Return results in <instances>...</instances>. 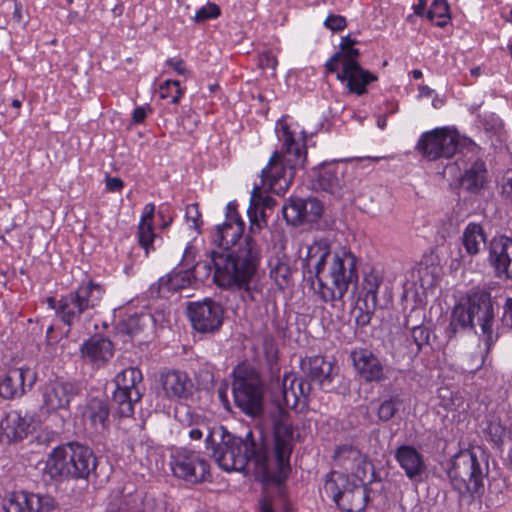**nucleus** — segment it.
<instances>
[{
    "label": "nucleus",
    "instance_id": "4468645a",
    "mask_svg": "<svg viewBox=\"0 0 512 512\" xmlns=\"http://www.w3.org/2000/svg\"><path fill=\"white\" fill-rule=\"evenodd\" d=\"M169 466L174 477L190 484L206 481L210 475V465L198 451L178 449L171 453Z\"/></svg>",
    "mask_w": 512,
    "mask_h": 512
},
{
    "label": "nucleus",
    "instance_id": "de8ad7c7",
    "mask_svg": "<svg viewBox=\"0 0 512 512\" xmlns=\"http://www.w3.org/2000/svg\"><path fill=\"white\" fill-rule=\"evenodd\" d=\"M484 432L494 445L500 446L503 444L507 428L499 419L495 418L487 422Z\"/></svg>",
    "mask_w": 512,
    "mask_h": 512
},
{
    "label": "nucleus",
    "instance_id": "9d476101",
    "mask_svg": "<svg viewBox=\"0 0 512 512\" xmlns=\"http://www.w3.org/2000/svg\"><path fill=\"white\" fill-rule=\"evenodd\" d=\"M324 491L342 511L361 512L367 506L368 490L365 484L361 481L356 482L346 474H328Z\"/></svg>",
    "mask_w": 512,
    "mask_h": 512
},
{
    "label": "nucleus",
    "instance_id": "ddd939ff",
    "mask_svg": "<svg viewBox=\"0 0 512 512\" xmlns=\"http://www.w3.org/2000/svg\"><path fill=\"white\" fill-rule=\"evenodd\" d=\"M234 403L242 413L257 417L263 412L264 384L254 370H245L233 380Z\"/></svg>",
    "mask_w": 512,
    "mask_h": 512
},
{
    "label": "nucleus",
    "instance_id": "2eb2a0df",
    "mask_svg": "<svg viewBox=\"0 0 512 512\" xmlns=\"http://www.w3.org/2000/svg\"><path fill=\"white\" fill-rule=\"evenodd\" d=\"M81 385L74 380L56 378L44 383L40 388L41 411L52 414L69 410L72 400L81 393Z\"/></svg>",
    "mask_w": 512,
    "mask_h": 512
},
{
    "label": "nucleus",
    "instance_id": "13d9d810",
    "mask_svg": "<svg viewBox=\"0 0 512 512\" xmlns=\"http://www.w3.org/2000/svg\"><path fill=\"white\" fill-rule=\"evenodd\" d=\"M158 218L162 221L161 229H166L173 221L171 211L168 205H161L157 211Z\"/></svg>",
    "mask_w": 512,
    "mask_h": 512
},
{
    "label": "nucleus",
    "instance_id": "f03ea898",
    "mask_svg": "<svg viewBox=\"0 0 512 512\" xmlns=\"http://www.w3.org/2000/svg\"><path fill=\"white\" fill-rule=\"evenodd\" d=\"M273 454L267 455L257 449L252 431H248L245 442L253 443V458L256 473L265 484L280 485L288 478L291 472L290 457L293 451L294 429L291 424L280 420L274 425Z\"/></svg>",
    "mask_w": 512,
    "mask_h": 512
},
{
    "label": "nucleus",
    "instance_id": "e433bc0d",
    "mask_svg": "<svg viewBox=\"0 0 512 512\" xmlns=\"http://www.w3.org/2000/svg\"><path fill=\"white\" fill-rule=\"evenodd\" d=\"M334 460L338 466L346 471H354L361 464H365L364 454L355 446L344 444L338 446L334 452Z\"/></svg>",
    "mask_w": 512,
    "mask_h": 512
},
{
    "label": "nucleus",
    "instance_id": "412c9836",
    "mask_svg": "<svg viewBox=\"0 0 512 512\" xmlns=\"http://www.w3.org/2000/svg\"><path fill=\"white\" fill-rule=\"evenodd\" d=\"M4 512H60L59 503L48 494L20 491L3 502Z\"/></svg>",
    "mask_w": 512,
    "mask_h": 512
},
{
    "label": "nucleus",
    "instance_id": "9b49d317",
    "mask_svg": "<svg viewBox=\"0 0 512 512\" xmlns=\"http://www.w3.org/2000/svg\"><path fill=\"white\" fill-rule=\"evenodd\" d=\"M115 389L112 392V402L116 406L119 417H132L135 405L143 397V375L139 368L128 367L119 372L113 379Z\"/></svg>",
    "mask_w": 512,
    "mask_h": 512
},
{
    "label": "nucleus",
    "instance_id": "bf43d9fd",
    "mask_svg": "<svg viewBox=\"0 0 512 512\" xmlns=\"http://www.w3.org/2000/svg\"><path fill=\"white\" fill-rule=\"evenodd\" d=\"M166 65L171 67L178 75L185 76L189 73L185 61L181 58H169L166 60Z\"/></svg>",
    "mask_w": 512,
    "mask_h": 512
},
{
    "label": "nucleus",
    "instance_id": "09e8293b",
    "mask_svg": "<svg viewBox=\"0 0 512 512\" xmlns=\"http://www.w3.org/2000/svg\"><path fill=\"white\" fill-rule=\"evenodd\" d=\"M303 222H316L323 213V205L320 200L315 197L303 199Z\"/></svg>",
    "mask_w": 512,
    "mask_h": 512
},
{
    "label": "nucleus",
    "instance_id": "1a4fd4ad",
    "mask_svg": "<svg viewBox=\"0 0 512 512\" xmlns=\"http://www.w3.org/2000/svg\"><path fill=\"white\" fill-rule=\"evenodd\" d=\"M206 449L211 450V456L224 471H242L249 462L254 463L253 443L245 442L242 437L230 434L222 436L215 443L213 434L209 432L205 438Z\"/></svg>",
    "mask_w": 512,
    "mask_h": 512
},
{
    "label": "nucleus",
    "instance_id": "8fccbe9b",
    "mask_svg": "<svg viewBox=\"0 0 512 512\" xmlns=\"http://www.w3.org/2000/svg\"><path fill=\"white\" fill-rule=\"evenodd\" d=\"M479 126L490 135H497L502 129L503 123L495 113H484L478 115Z\"/></svg>",
    "mask_w": 512,
    "mask_h": 512
},
{
    "label": "nucleus",
    "instance_id": "dca6fc26",
    "mask_svg": "<svg viewBox=\"0 0 512 512\" xmlns=\"http://www.w3.org/2000/svg\"><path fill=\"white\" fill-rule=\"evenodd\" d=\"M186 310L192 328L199 334L214 335L223 326L225 309L216 300L205 298L189 302Z\"/></svg>",
    "mask_w": 512,
    "mask_h": 512
},
{
    "label": "nucleus",
    "instance_id": "f704fd0d",
    "mask_svg": "<svg viewBox=\"0 0 512 512\" xmlns=\"http://www.w3.org/2000/svg\"><path fill=\"white\" fill-rule=\"evenodd\" d=\"M488 241L483 226L475 222L468 223L461 236L465 253L470 257L477 256L485 247L487 248Z\"/></svg>",
    "mask_w": 512,
    "mask_h": 512
},
{
    "label": "nucleus",
    "instance_id": "393cba45",
    "mask_svg": "<svg viewBox=\"0 0 512 512\" xmlns=\"http://www.w3.org/2000/svg\"><path fill=\"white\" fill-rule=\"evenodd\" d=\"M335 73L337 80L346 84L348 92L357 96L366 94L367 86L378 80L377 75L364 69L360 63H348Z\"/></svg>",
    "mask_w": 512,
    "mask_h": 512
},
{
    "label": "nucleus",
    "instance_id": "7ed1b4c3",
    "mask_svg": "<svg viewBox=\"0 0 512 512\" xmlns=\"http://www.w3.org/2000/svg\"><path fill=\"white\" fill-rule=\"evenodd\" d=\"M97 458L94 451L78 441L63 443L51 450L46 471L52 479L85 480L96 475Z\"/></svg>",
    "mask_w": 512,
    "mask_h": 512
},
{
    "label": "nucleus",
    "instance_id": "bb28decb",
    "mask_svg": "<svg viewBox=\"0 0 512 512\" xmlns=\"http://www.w3.org/2000/svg\"><path fill=\"white\" fill-rule=\"evenodd\" d=\"M460 187L470 195H479L489 184V172L481 158L466 163L459 178Z\"/></svg>",
    "mask_w": 512,
    "mask_h": 512
},
{
    "label": "nucleus",
    "instance_id": "37998d69",
    "mask_svg": "<svg viewBox=\"0 0 512 512\" xmlns=\"http://www.w3.org/2000/svg\"><path fill=\"white\" fill-rule=\"evenodd\" d=\"M426 16L434 25L445 27L450 20V9L447 0H434Z\"/></svg>",
    "mask_w": 512,
    "mask_h": 512
},
{
    "label": "nucleus",
    "instance_id": "a19ab883",
    "mask_svg": "<svg viewBox=\"0 0 512 512\" xmlns=\"http://www.w3.org/2000/svg\"><path fill=\"white\" fill-rule=\"evenodd\" d=\"M270 277L275 281L279 289L287 288L291 281V268L286 261L275 259L270 261Z\"/></svg>",
    "mask_w": 512,
    "mask_h": 512
},
{
    "label": "nucleus",
    "instance_id": "6e6d98bb",
    "mask_svg": "<svg viewBox=\"0 0 512 512\" xmlns=\"http://www.w3.org/2000/svg\"><path fill=\"white\" fill-rule=\"evenodd\" d=\"M324 26L333 32H339L346 28L347 21L344 16L330 14L324 21Z\"/></svg>",
    "mask_w": 512,
    "mask_h": 512
},
{
    "label": "nucleus",
    "instance_id": "6ab92c4d",
    "mask_svg": "<svg viewBox=\"0 0 512 512\" xmlns=\"http://www.w3.org/2000/svg\"><path fill=\"white\" fill-rule=\"evenodd\" d=\"M301 370L304 373V379L309 383L318 384L319 388L325 392H336L337 388L334 381L341 377L338 369L332 361L324 356L314 355L301 360Z\"/></svg>",
    "mask_w": 512,
    "mask_h": 512
},
{
    "label": "nucleus",
    "instance_id": "c756f323",
    "mask_svg": "<svg viewBox=\"0 0 512 512\" xmlns=\"http://www.w3.org/2000/svg\"><path fill=\"white\" fill-rule=\"evenodd\" d=\"M345 170V166L338 161L321 164L317 172L316 185L332 195H340L345 186Z\"/></svg>",
    "mask_w": 512,
    "mask_h": 512
},
{
    "label": "nucleus",
    "instance_id": "f8f14e48",
    "mask_svg": "<svg viewBox=\"0 0 512 512\" xmlns=\"http://www.w3.org/2000/svg\"><path fill=\"white\" fill-rule=\"evenodd\" d=\"M201 267L205 269L207 275L210 274V263H195L194 254L187 247L178 266L150 286V295L154 298H162L166 297L169 292H177L190 287L196 280V271Z\"/></svg>",
    "mask_w": 512,
    "mask_h": 512
},
{
    "label": "nucleus",
    "instance_id": "c85d7f7f",
    "mask_svg": "<svg viewBox=\"0 0 512 512\" xmlns=\"http://www.w3.org/2000/svg\"><path fill=\"white\" fill-rule=\"evenodd\" d=\"M30 423L19 411L12 410L0 421V443L10 445L25 439L29 434Z\"/></svg>",
    "mask_w": 512,
    "mask_h": 512
},
{
    "label": "nucleus",
    "instance_id": "052dcab7",
    "mask_svg": "<svg viewBox=\"0 0 512 512\" xmlns=\"http://www.w3.org/2000/svg\"><path fill=\"white\" fill-rule=\"evenodd\" d=\"M225 222H230V224L244 223L240 218V215L237 211L236 205L232 202H229L226 206V220Z\"/></svg>",
    "mask_w": 512,
    "mask_h": 512
},
{
    "label": "nucleus",
    "instance_id": "79ce46f5",
    "mask_svg": "<svg viewBox=\"0 0 512 512\" xmlns=\"http://www.w3.org/2000/svg\"><path fill=\"white\" fill-rule=\"evenodd\" d=\"M382 283V277L379 276L376 272L371 271L365 274L362 283L364 297L359 299L366 302H371L373 304H379L377 294Z\"/></svg>",
    "mask_w": 512,
    "mask_h": 512
},
{
    "label": "nucleus",
    "instance_id": "a211bd4d",
    "mask_svg": "<svg viewBox=\"0 0 512 512\" xmlns=\"http://www.w3.org/2000/svg\"><path fill=\"white\" fill-rule=\"evenodd\" d=\"M331 246L327 239H319L314 241L307 247V253L302 261V269L304 278L314 285V281L318 282L320 289V281H324L323 274L331 266L332 257Z\"/></svg>",
    "mask_w": 512,
    "mask_h": 512
},
{
    "label": "nucleus",
    "instance_id": "f257e3e1",
    "mask_svg": "<svg viewBox=\"0 0 512 512\" xmlns=\"http://www.w3.org/2000/svg\"><path fill=\"white\" fill-rule=\"evenodd\" d=\"M259 262V248L251 235L230 251L211 253L213 280L221 288H242L251 282Z\"/></svg>",
    "mask_w": 512,
    "mask_h": 512
},
{
    "label": "nucleus",
    "instance_id": "20e7f679",
    "mask_svg": "<svg viewBox=\"0 0 512 512\" xmlns=\"http://www.w3.org/2000/svg\"><path fill=\"white\" fill-rule=\"evenodd\" d=\"M475 318L484 335L485 345L489 349L492 345L494 311L491 294L485 290L471 291L453 308L446 330L448 339L455 337L459 331L474 330Z\"/></svg>",
    "mask_w": 512,
    "mask_h": 512
},
{
    "label": "nucleus",
    "instance_id": "3c124183",
    "mask_svg": "<svg viewBox=\"0 0 512 512\" xmlns=\"http://www.w3.org/2000/svg\"><path fill=\"white\" fill-rule=\"evenodd\" d=\"M117 329L119 333L129 337L137 335L142 330L141 316L138 314L129 315L118 323Z\"/></svg>",
    "mask_w": 512,
    "mask_h": 512
},
{
    "label": "nucleus",
    "instance_id": "864d4df0",
    "mask_svg": "<svg viewBox=\"0 0 512 512\" xmlns=\"http://www.w3.org/2000/svg\"><path fill=\"white\" fill-rule=\"evenodd\" d=\"M221 15V9L220 7L215 3H207L206 5L199 8L194 17L193 21L195 23H204L209 20H213L218 18Z\"/></svg>",
    "mask_w": 512,
    "mask_h": 512
},
{
    "label": "nucleus",
    "instance_id": "6e6552de",
    "mask_svg": "<svg viewBox=\"0 0 512 512\" xmlns=\"http://www.w3.org/2000/svg\"><path fill=\"white\" fill-rule=\"evenodd\" d=\"M466 148L473 155L478 154L480 147L470 139H459V135L451 132L446 127L435 128L422 133L416 150L429 161H436L441 158L450 159L457 152L462 153Z\"/></svg>",
    "mask_w": 512,
    "mask_h": 512
},
{
    "label": "nucleus",
    "instance_id": "2f4dec72",
    "mask_svg": "<svg viewBox=\"0 0 512 512\" xmlns=\"http://www.w3.org/2000/svg\"><path fill=\"white\" fill-rule=\"evenodd\" d=\"M83 419L96 433H102L109 427V404L105 399L93 397L88 400L83 410Z\"/></svg>",
    "mask_w": 512,
    "mask_h": 512
},
{
    "label": "nucleus",
    "instance_id": "603ef678",
    "mask_svg": "<svg viewBox=\"0 0 512 512\" xmlns=\"http://www.w3.org/2000/svg\"><path fill=\"white\" fill-rule=\"evenodd\" d=\"M263 353L264 358L266 361V364L271 372L274 370H278L277 364H278V348L277 345L272 337H265L263 340Z\"/></svg>",
    "mask_w": 512,
    "mask_h": 512
},
{
    "label": "nucleus",
    "instance_id": "4d7b16f0",
    "mask_svg": "<svg viewBox=\"0 0 512 512\" xmlns=\"http://www.w3.org/2000/svg\"><path fill=\"white\" fill-rule=\"evenodd\" d=\"M186 218H187L188 223H191L190 227H193L196 230H198L200 228L202 221H201V213L199 212V209H198V204H190L187 206Z\"/></svg>",
    "mask_w": 512,
    "mask_h": 512
},
{
    "label": "nucleus",
    "instance_id": "b1692460",
    "mask_svg": "<svg viewBox=\"0 0 512 512\" xmlns=\"http://www.w3.org/2000/svg\"><path fill=\"white\" fill-rule=\"evenodd\" d=\"M36 381L29 368H13L0 374V397L4 400L21 398Z\"/></svg>",
    "mask_w": 512,
    "mask_h": 512
},
{
    "label": "nucleus",
    "instance_id": "c03bdc74",
    "mask_svg": "<svg viewBox=\"0 0 512 512\" xmlns=\"http://www.w3.org/2000/svg\"><path fill=\"white\" fill-rule=\"evenodd\" d=\"M379 304H373L358 299L355 307L352 310V315L355 318V324L359 328H364L370 324L375 309Z\"/></svg>",
    "mask_w": 512,
    "mask_h": 512
},
{
    "label": "nucleus",
    "instance_id": "774afa93",
    "mask_svg": "<svg viewBox=\"0 0 512 512\" xmlns=\"http://www.w3.org/2000/svg\"><path fill=\"white\" fill-rule=\"evenodd\" d=\"M278 64V61L275 56H273L271 53H264L260 57V65L262 68H271L275 69Z\"/></svg>",
    "mask_w": 512,
    "mask_h": 512
},
{
    "label": "nucleus",
    "instance_id": "a18cd8bd",
    "mask_svg": "<svg viewBox=\"0 0 512 512\" xmlns=\"http://www.w3.org/2000/svg\"><path fill=\"white\" fill-rule=\"evenodd\" d=\"M303 199L290 198L282 207V213L287 223L297 225L303 222Z\"/></svg>",
    "mask_w": 512,
    "mask_h": 512
},
{
    "label": "nucleus",
    "instance_id": "cd10ccee",
    "mask_svg": "<svg viewBox=\"0 0 512 512\" xmlns=\"http://www.w3.org/2000/svg\"><path fill=\"white\" fill-rule=\"evenodd\" d=\"M160 382L164 394L169 400H187L193 395V382L183 371L170 370L162 373Z\"/></svg>",
    "mask_w": 512,
    "mask_h": 512
},
{
    "label": "nucleus",
    "instance_id": "4be33fe9",
    "mask_svg": "<svg viewBox=\"0 0 512 512\" xmlns=\"http://www.w3.org/2000/svg\"><path fill=\"white\" fill-rule=\"evenodd\" d=\"M487 262L499 279H512V238L497 234L487 244Z\"/></svg>",
    "mask_w": 512,
    "mask_h": 512
},
{
    "label": "nucleus",
    "instance_id": "338daca9",
    "mask_svg": "<svg viewBox=\"0 0 512 512\" xmlns=\"http://www.w3.org/2000/svg\"><path fill=\"white\" fill-rule=\"evenodd\" d=\"M503 322L512 328V298H507L503 305Z\"/></svg>",
    "mask_w": 512,
    "mask_h": 512
},
{
    "label": "nucleus",
    "instance_id": "c9c22d12",
    "mask_svg": "<svg viewBox=\"0 0 512 512\" xmlns=\"http://www.w3.org/2000/svg\"><path fill=\"white\" fill-rule=\"evenodd\" d=\"M404 406L402 391L396 387H388L380 399L377 409V417L381 422L392 420Z\"/></svg>",
    "mask_w": 512,
    "mask_h": 512
},
{
    "label": "nucleus",
    "instance_id": "ea45409f",
    "mask_svg": "<svg viewBox=\"0 0 512 512\" xmlns=\"http://www.w3.org/2000/svg\"><path fill=\"white\" fill-rule=\"evenodd\" d=\"M360 52L354 47L334 53L325 63L326 73L333 74L338 71V66L344 68L348 63H359Z\"/></svg>",
    "mask_w": 512,
    "mask_h": 512
},
{
    "label": "nucleus",
    "instance_id": "473e14b6",
    "mask_svg": "<svg viewBox=\"0 0 512 512\" xmlns=\"http://www.w3.org/2000/svg\"><path fill=\"white\" fill-rule=\"evenodd\" d=\"M112 342L101 336H93L81 345V354L92 365L101 367L113 356Z\"/></svg>",
    "mask_w": 512,
    "mask_h": 512
},
{
    "label": "nucleus",
    "instance_id": "58836bf2",
    "mask_svg": "<svg viewBox=\"0 0 512 512\" xmlns=\"http://www.w3.org/2000/svg\"><path fill=\"white\" fill-rule=\"evenodd\" d=\"M261 203L263 208H272L275 204V200L270 196L262 197L261 187L255 185L251 192L250 206L248 208V216L250 218V232L255 233L256 230H260L261 226L256 218V208Z\"/></svg>",
    "mask_w": 512,
    "mask_h": 512
},
{
    "label": "nucleus",
    "instance_id": "aec40b11",
    "mask_svg": "<svg viewBox=\"0 0 512 512\" xmlns=\"http://www.w3.org/2000/svg\"><path fill=\"white\" fill-rule=\"evenodd\" d=\"M304 166H292L286 156L275 151L268 164L261 171L262 183L268 182L270 189L276 194H284L295 175V170Z\"/></svg>",
    "mask_w": 512,
    "mask_h": 512
},
{
    "label": "nucleus",
    "instance_id": "39448f33",
    "mask_svg": "<svg viewBox=\"0 0 512 512\" xmlns=\"http://www.w3.org/2000/svg\"><path fill=\"white\" fill-rule=\"evenodd\" d=\"M489 473L488 456L483 451L463 450L449 461L447 475L451 485L460 495L484 494V481Z\"/></svg>",
    "mask_w": 512,
    "mask_h": 512
},
{
    "label": "nucleus",
    "instance_id": "69168bd1",
    "mask_svg": "<svg viewBox=\"0 0 512 512\" xmlns=\"http://www.w3.org/2000/svg\"><path fill=\"white\" fill-rule=\"evenodd\" d=\"M199 120L198 117L192 114H188L182 119V126L188 132L192 133L197 126Z\"/></svg>",
    "mask_w": 512,
    "mask_h": 512
},
{
    "label": "nucleus",
    "instance_id": "0eeeda50",
    "mask_svg": "<svg viewBox=\"0 0 512 512\" xmlns=\"http://www.w3.org/2000/svg\"><path fill=\"white\" fill-rule=\"evenodd\" d=\"M330 282L320 281V289L316 292L323 302L341 300L347 293L349 285L357 283V258L347 251L334 253L327 274Z\"/></svg>",
    "mask_w": 512,
    "mask_h": 512
},
{
    "label": "nucleus",
    "instance_id": "4c0bfd02",
    "mask_svg": "<svg viewBox=\"0 0 512 512\" xmlns=\"http://www.w3.org/2000/svg\"><path fill=\"white\" fill-rule=\"evenodd\" d=\"M245 228V223L230 224L224 222L216 227V232L213 241L224 249L230 251L229 247L234 246L241 238Z\"/></svg>",
    "mask_w": 512,
    "mask_h": 512
},
{
    "label": "nucleus",
    "instance_id": "49530a36",
    "mask_svg": "<svg viewBox=\"0 0 512 512\" xmlns=\"http://www.w3.org/2000/svg\"><path fill=\"white\" fill-rule=\"evenodd\" d=\"M184 90L180 87L178 80H165L159 86V96L162 99H170L172 104H178Z\"/></svg>",
    "mask_w": 512,
    "mask_h": 512
},
{
    "label": "nucleus",
    "instance_id": "680f3d73",
    "mask_svg": "<svg viewBox=\"0 0 512 512\" xmlns=\"http://www.w3.org/2000/svg\"><path fill=\"white\" fill-rule=\"evenodd\" d=\"M151 112H152V109L148 105L136 107L132 113L133 123H135V124L142 123L145 120V118L147 117L148 113H151Z\"/></svg>",
    "mask_w": 512,
    "mask_h": 512
},
{
    "label": "nucleus",
    "instance_id": "0e129e2a",
    "mask_svg": "<svg viewBox=\"0 0 512 512\" xmlns=\"http://www.w3.org/2000/svg\"><path fill=\"white\" fill-rule=\"evenodd\" d=\"M124 187V182L118 177L106 176V189L109 192H119Z\"/></svg>",
    "mask_w": 512,
    "mask_h": 512
},
{
    "label": "nucleus",
    "instance_id": "423d86ee",
    "mask_svg": "<svg viewBox=\"0 0 512 512\" xmlns=\"http://www.w3.org/2000/svg\"><path fill=\"white\" fill-rule=\"evenodd\" d=\"M105 288L93 280L82 282L75 290L61 296L59 306L61 322L72 328L89 320L92 313L100 306L105 295Z\"/></svg>",
    "mask_w": 512,
    "mask_h": 512
},
{
    "label": "nucleus",
    "instance_id": "f3484780",
    "mask_svg": "<svg viewBox=\"0 0 512 512\" xmlns=\"http://www.w3.org/2000/svg\"><path fill=\"white\" fill-rule=\"evenodd\" d=\"M349 358L356 376L365 383L381 384L388 380V368L371 349L354 347L350 351Z\"/></svg>",
    "mask_w": 512,
    "mask_h": 512
},
{
    "label": "nucleus",
    "instance_id": "e2e57ef3",
    "mask_svg": "<svg viewBox=\"0 0 512 512\" xmlns=\"http://www.w3.org/2000/svg\"><path fill=\"white\" fill-rule=\"evenodd\" d=\"M502 193L512 200V169H508L502 177Z\"/></svg>",
    "mask_w": 512,
    "mask_h": 512
},
{
    "label": "nucleus",
    "instance_id": "5701e85b",
    "mask_svg": "<svg viewBox=\"0 0 512 512\" xmlns=\"http://www.w3.org/2000/svg\"><path fill=\"white\" fill-rule=\"evenodd\" d=\"M276 133L279 141L282 142L281 151L278 153L286 156L292 166H304L307 156L305 131H301L303 135L301 139H296L295 131L281 119L276 123Z\"/></svg>",
    "mask_w": 512,
    "mask_h": 512
},
{
    "label": "nucleus",
    "instance_id": "72a5a7b5",
    "mask_svg": "<svg viewBox=\"0 0 512 512\" xmlns=\"http://www.w3.org/2000/svg\"><path fill=\"white\" fill-rule=\"evenodd\" d=\"M155 215V205L147 203L144 206L143 214L138 224L137 238L141 248L145 251V256L148 257L151 251L155 250L154 242L157 235L154 232L153 218Z\"/></svg>",
    "mask_w": 512,
    "mask_h": 512
},
{
    "label": "nucleus",
    "instance_id": "5fc2aeb1",
    "mask_svg": "<svg viewBox=\"0 0 512 512\" xmlns=\"http://www.w3.org/2000/svg\"><path fill=\"white\" fill-rule=\"evenodd\" d=\"M411 336L417 346L418 351H420L423 346L429 345L430 330L426 326L418 325L413 327Z\"/></svg>",
    "mask_w": 512,
    "mask_h": 512
},
{
    "label": "nucleus",
    "instance_id": "a878e982",
    "mask_svg": "<svg viewBox=\"0 0 512 512\" xmlns=\"http://www.w3.org/2000/svg\"><path fill=\"white\" fill-rule=\"evenodd\" d=\"M312 392V386L303 377H298L293 372H286L283 376L281 395L283 405L294 409L301 401L306 404Z\"/></svg>",
    "mask_w": 512,
    "mask_h": 512
},
{
    "label": "nucleus",
    "instance_id": "7c9ffc66",
    "mask_svg": "<svg viewBox=\"0 0 512 512\" xmlns=\"http://www.w3.org/2000/svg\"><path fill=\"white\" fill-rule=\"evenodd\" d=\"M395 459L412 481L421 480L426 471L424 456L411 445H401L395 451Z\"/></svg>",
    "mask_w": 512,
    "mask_h": 512
}]
</instances>
